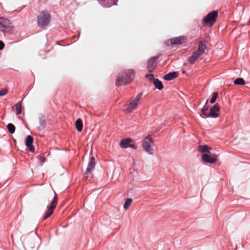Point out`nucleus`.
I'll return each instance as SVG.
<instances>
[{
  "label": "nucleus",
  "mask_w": 250,
  "mask_h": 250,
  "mask_svg": "<svg viewBox=\"0 0 250 250\" xmlns=\"http://www.w3.org/2000/svg\"><path fill=\"white\" fill-rule=\"evenodd\" d=\"M134 76V72L133 70H125L118 75L115 82L116 85L119 86L127 84L131 82Z\"/></svg>",
  "instance_id": "obj_1"
},
{
  "label": "nucleus",
  "mask_w": 250,
  "mask_h": 250,
  "mask_svg": "<svg viewBox=\"0 0 250 250\" xmlns=\"http://www.w3.org/2000/svg\"><path fill=\"white\" fill-rule=\"evenodd\" d=\"M143 97V93L138 94L135 97L130 99L125 105L124 110L127 112H131L135 110L139 104Z\"/></svg>",
  "instance_id": "obj_2"
},
{
  "label": "nucleus",
  "mask_w": 250,
  "mask_h": 250,
  "mask_svg": "<svg viewBox=\"0 0 250 250\" xmlns=\"http://www.w3.org/2000/svg\"><path fill=\"white\" fill-rule=\"evenodd\" d=\"M154 146L155 145L151 135H147L144 138L142 147L146 152L150 155H153L154 152Z\"/></svg>",
  "instance_id": "obj_3"
},
{
  "label": "nucleus",
  "mask_w": 250,
  "mask_h": 250,
  "mask_svg": "<svg viewBox=\"0 0 250 250\" xmlns=\"http://www.w3.org/2000/svg\"><path fill=\"white\" fill-rule=\"evenodd\" d=\"M50 21V15L47 11H42L38 17V23L40 26L45 27Z\"/></svg>",
  "instance_id": "obj_4"
},
{
  "label": "nucleus",
  "mask_w": 250,
  "mask_h": 250,
  "mask_svg": "<svg viewBox=\"0 0 250 250\" xmlns=\"http://www.w3.org/2000/svg\"><path fill=\"white\" fill-rule=\"evenodd\" d=\"M218 16V12L213 11L209 13L203 19V21L207 25L211 26L216 21Z\"/></svg>",
  "instance_id": "obj_5"
},
{
  "label": "nucleus",
  "mask_w": 250,
  "mask_h": 250,
  "mask_svg": "<svg viewBox=\"0 0 250 250\" xmlns=\"http://www.w3.org/2000/svg\"><path fill=\"white\" fill-rule=\"evenodd\" d=\"M54 197L52 201H51L50 205L47 207V210L45 213V215L43 218V220H45L46 219L50 217L53 213V210L54 208H55L56 207L58 200L55 192H54Z\"/></svg>",
  "instance_id": "obj_6"
},
{
  "label": "nucleus",
  "mask_w": 250,
  "mask_h": 250,
  "mask_svg": "<svg viewBox=\"0 0 250 250\" xmlns=\"http://www.w3.org/2000/svg\"><path fill=\"white\" fill-rule=\"evenodd\" d=\"M95 166V158L92 157L88 163L86 171L84 174V178L86 179L89 177H92V171L94 169Z\"/></svg>",
  "instance_id": "obj_7"
},
{
  "label": "nucleus",
  "mask_w": 250,
  "mask_h": 250,
  "mask_svg": "<svg viewBox=\"0 0 250 250\" xmlns=\"http://www.w3.org/2000/svg\"><path fill=\"white\" fill-rule=\"evenodd\" d=\"M157 57H154L150 59L147 62V68L149 72H152L155 69L157 65Z\"/></svg>",
  "instance_id": "obj_8"
},
{
  "label": "nucleus",
  "mask_w": 250,
  "mask_h": 250,
  "mask_svg": "<svg viewBox=\"0 0 250 250\" xmlns=\"http://www.w3.org/2000/svg\"><path fill=\"white\" fill-rule=\"evenodd\" d=\"M10 21L7 19L0 17V30L5 31L10 28Z\"/></svg>",
  "instance_id": "obj_9"
},
{
  "label": "nucleus",
  "mask_w": 250,
  "mask_h": 250,
  "mask_svg": "<svg viewBox=\"0 0 250 250\" xmlns=\"http://www.w3.org/2000/svg\"><path fill=\"white\" fill-rule=\"evenodd\" d=\"M216 156L217 155H214L213 157H211L208 154L204 153L201 156V159L204 162L213 164L216 161V159L214 157Z\"/></svg>",
  "instance_id": "obj_10"
},
{
  "label": "nucleus",
  "mask_w": 250,
  "mask_h": 250,
  "mask_svg": "<svg viewBox=\"0 0 250 250\" xmlns=\"http://www.w3.org/2000/svg\"><path fill=\"white\" fill-rule=\"evenodd\" d=\"M220 110V107L218 104H215L210 109V112L208 115V117L216 118L218 117V112Z\"/></svg>",
  "instance_id": "obj_11"
},
{
  "label": "nucleus",
  "mask_w": 250,
  "mask_h": 250,
  "mask_svg": "<svg viewBox=\"0 0 250 250\" xmlns=\"http://www.w3.org/2000/svg\"><path fill=\"white\" fill-rule=\"evenodd\" d=\"M186 41L187 38L185 36H179L171 39L170 42L171 44L180 45L185 42Z\"/></svg>",
  "instance_id": "obj_12"
},
{
  "label": "nucleus",
  "mask_w": 250,
  "mask_h": 250,
  "mask_svg": "<svg viewBox=\"0 0 250 250\" xmlns=\"http://www.w3.org/2000/svg\"><path fill=\"white\" fill-rule=\"evenodd\" d=\"M33 141V137L31 136L28 135L27 136L25 140V145L28 148L29 150L31 152L35 151L34 146L32 145Z\"/></svg>",
  "instance_id": "obj_13"
},
{
  "label": "nucleus",
  "mask_w": 250,
  "mask_h": 250,
  "mask_svg": "<svg viewBox=\"0 0 250 250\" xmlns=\"http://www.w3.org/2000/svg\"><path fill=\"white\" fill-rule=\"evenodd\" d=\"M207 49L206 45L202 41L199 42L198 48L196 51H195L196 53H197L198 55L201 56L202 55L205 50Z\"/></svg>",
  "instance_id": "obj_14"
},
{
  "label": "nucleus",
  "mask_w": 250,
  "mask_h": 250,
  "mask_svg": "<svg viewBox=\"0 0 250 250\" xmlns=\"http://www.w3.org/2000/svg\"><path fill=\"white\" fill-rule=\"evenodd\" d=\"M207 49L206 45L202 41L199 42L198 48L196 51H195L196 53H197L198 55L201 56L202 55L205 50Z\"/></svg>",
  "instance_id": "obj_15"
},
{
  "label": "nucleus",
  "mask_w": 250,
  "mask_h": 250,
  "mask_svg": "<svg viewBox=\"0 0 250 250\" xmlns=\"http://www.w3.org/2000/svg\"><path fill=\"white\" fill-rule=\"evenodd\" d=\"M198 151L201 153H210L212 148L208 145H200L198 147Z\"/></svg>",
  "instance_id": "obj_16"
},
{
  "label": "nucleus",
  "mask_w": 250,
  "mask_h": 250,
  "mask_svg": "<svg viewBox=\"0 0 250 250\" xmlns=\"http://www.w3.org/2000/svg\"><path fill=\"white\" fill-rule=\"evenodd\" d=\"M178 73L176 72H172L168 73L164 77L165 80L170 81L177 77Z\"/></svg>",
  "instance_id": "obj_17"
},
{
  "label": "nucleus",
  "mask_w": 250,
  "mask_h": 250,
  "mask_svg": "<svg viewBox=\"0 0 250 250\" xmlns=\"http://www.w3.org/2000/svg\"><path fill=\"white\" fill-rule=\"evenodd\" d=\"M132 140L130 138H126L122 140L120 142V146L122 148H127L129 147L130 143Z\"/></svg>",
  "instance_id": "obj_18"
},
{
  "label": "nucleus",
  "mask_w": 250,
  "mask_h": 250,
  "mask_svg": "<svg viewBox=\"0 0 250 250\" xmlns=\"http://www.w3.org/2000/svg\"><path fill=\"white\" fill-rule=\"evenodd\" d=\"M13 110L16 112L17 115L20 114L21 112V101L16 104L13 107Z\"/></svg>",
  "instance_id": "obj_19"
},
{
  "label": "nucleus",
  "mask_w": 250,
  "mask_h": 250,
  "mask_svg": "<svg viewBox=\"0 0 250 250\" xmlns=\"http://www.w3.org/2000/svg\"><path fill=\"white\" fill-rule=\"evenodd\" d=\"M200 56L198 55L197 53H196L195 52L193 53L192 55L189 57L188 60L189 62L193 64H194L196 61L200 57Z\"/></svg>",
  "instance_id": "obj_20"
},
{
  "label": "nucleus",
  "mask_w": 250,
  "mask_h": 250,
  "mask_svg": "<svg viewBox=\"0 0 250 250\" xmlns=\"http://www.w3.org/2000/svg\"><path fill=\"white\" fill-rule=\"evenodd\" d=\"M153 83L155 85V87L159 90H161L163 88L164 86L162 82L158 79L154 80Z\"/></svg>",
  "instance_id": "obj_21"
},
{
  "label": "nucleus",
  "mask_w": 250,
  "mask_h": 250,
  "mask_svg": "<svg viewBox=\"0 0 250 250\" xmlns=\"http://www.w3.org/2000/svg\"><path fill=\"white\" fill-rule=\"evenodd\" d=\"M75 126L79 132H81L83 127L82 121L81 119H78L75 122Z\"/></svg>",
  "instance_id": "obj_22"
},
{
  "label": "nucleus",
  "mask_w": 250,
  "mask_h": 250,
  "mask_svg": "<svg viewBox=\"0 0 250 250\" xmlns=\"http://www.w3.org/2000/svg\"><path fill=\"white\" fill-rule=\"evenodd\" d=\"M208 102V100H207L206 104L205 105V106L203 107V108L202 109V110H201L202 115H204L206 117H208V113L207 112V111H208V106L206 105Z\"/></svg>",
  "instance_id": "obj_23"
},
{
  "label": "nucleus",
  "mask_w": 250,
  "mask_h": 250,
  "mask_svg": "<svg viewBox=\"0 0 250 250\" xmlns=\"http://www.w3.org/2000/svg\"><path fill=\"white\" fill-rule=\"evenodd\" d=\"M132 202V200L131 198H128L126 200L125 203L124 205V208L125 210L128 209L129 206Z\"/></svg>",
  "instance_id": "obj_24"
},
{
  "label": "nucleus",
  "mask_w": 250,
  "mask_h": 250,
  "mask_svg": "<svg viewBox=\"0 0 250 250\" xmlns=\"http://www.w3.org/2000/svg\"><path fill=\"white\" fill-rule=\"evenodd\" d=\"M7 128L8 131L11 134H13L15 132V127L12 124H11V123L8 124L7 125Z\"/></svg>",
  "instance_id": "obj_25"
},
{
  "label": "nucleus",
  "mask_w": 250,
  "mask_h": 250,
  "mask_svg": "<svg viewBox=\"0 0 250 250\" xmlns=\"http://www.w3.org/2000/svg\"><path fill=\"white\" fill-rule=\"evenodd\" d=\"M234 83L237 85H244L245 82L243 79L239 78L234 80Z\"/></svg>",
  "instance_id": "obj_26"
},
{
  "label": "nucleus",
  "mask_w": 250,
  "mask_h": 250,
  "mask_svg": "<svg viewBox=\"0 0 250 250\" xmlns=\"http://www.w3.org/2000/svg\"><path fill=\"white\" fill-rule=\"evenodd\" d=\"M46 125L45 120L43 118H42L40 120V125L41 129L45 128Z\"/></svg>",
  "instance_id": "obj_27"
},
{
  "label": "nucleus",
  "mask_w": 250,
  "mask_h": 250,
  "mask_svg": "<svg viewBox=\"0 0 250 250\" xmlns=\"http://www.w3.org/2000/svg\"><path fill=\"white\" fill-rule=\"evenodd\" d=\"M218 96V93L217 92H214L212 94V96L210 100L211 104H213L216 101Z\"/></svg>",
  "instance_id": "obj_28"
},
{
  "label": "nucleus",
  "mask_w": 250,
  "mask_h": 250,
  "mask_svg": "<svg viewBox=\"0 0 250 250\" xmlns=\"http://www.w3.org/2000/svg\"><path fill=\"white\" fill-rule=\"evenodd\" d=\"M146 77L147 78L149 81H151L152 83L154 80H155L154 78V76L152 74H147L146 75Z\"/></svg>",
  "instance_id": "obj_29"
},
{
  "label": "nucleus",
  "mask_w": 250,
  "mask_h": 250,
  "mask_svg": "<svg viewBox=\"0 0 250 250\" xmlns=\"http://www.w3.org/2000/svg\"><path fill=\"white\" fill-rule=\"evenodd\" d=\"M8 92V90L7 89H3L0 90V96H2L6 95Z\"/></svg>",
  "instance_id": "obj_30"
},
{
  "label": "nucleus",
  "mask_w": 250,
  "mask_h": 250,
  "mask_svg": "<svg viewBox=\"0 0 250 250\" xmlns=\"http://www.w3.org/2000/svg\"><path fill=\"white\" fill-rule=\"evenodd\" d=\"M39 160H40V162L42 163H43L45 161V159L44 157V156H40Z\"/></svg>",
  "instance_id": "obj_31"
},
{
  "label": "nucleus",
  "mask_w": 250,
  "mask_h": 250,
  "mask_svg": "<svg viewBox=\"0 0 250 250\" xmlns=\"http://www.w3.org/2000/svg\"><path fill=\"white\" fill-rule=\"evenodd\" d=\"M4 43L2 41H0V50H2L4 48Z\"/></svg>",
  "instance_id": "obj_32"
},
{
  "label": "nucleus",
  "mask_w": 250,
  "mask_h": 250,
  "mask_svg": "<svg viewBox=\"0 0 250 250\" xmlns=\"http://www.w3.org/2000/svg\"><path fill=\"white\" fill-rule=\"evenodd\" d=\"M129 147H130L133 149H135L136 148V146L135 145L133 144H129Z\"/></svg>",
  "instance_id": "obj_33"
}]
</instances>
